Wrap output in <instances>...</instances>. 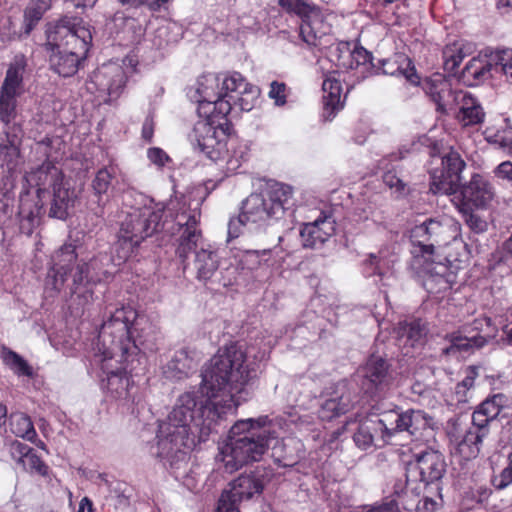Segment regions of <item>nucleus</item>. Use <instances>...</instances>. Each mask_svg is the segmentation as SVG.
Returning a JSON list of instances; mask_svg holds the SVG:
<instances>
[{
  "label": "nucleus",
  "mask_w": 512,
  "mask_h": 512,
  "mask_svg": "<svg viewBox=\"0 0 512 512\" xmlns=\"http://www.w3.org/2000/svg\"><path fill=\"white\" fill-rule=\"evenodd\" d=\"M495 196L490 182L479 174H474L470 181L461 188V199L458 207L487 209Z\"/></svg>",
  "instance_id": "obj_17"
},
{
  "label": "nucleus",
  "mask_w": 512,
  "mask_h": 512,
  "mask_svg": "<svg viewBox=\"0 0 512 512\" xmlns=\"http://www.w3.org/2000/svg\"><path fill=\"white\" fill-rule=\"evenodd\" d=\"M123 33L127 34V37H125L127 42L130 44H136L143 36L144 29L137 19L128 17L125 18L123 22Z\"/></svg>",
  "instance_id": "obj_50"
},
{
  "label": "nucleus",
  "mask_w": 512,
  "mask_h": 512,
  "mask_svg": "<svg viewBox=\"0 0 512 512\" xmlns=\"http://www.w3.org/2000/svg\"><path fill=\"white\" fill-rule=\"evenodd\" d=\"M446 472L444 456L439 451L426 450L415 456V462L410 463L406 474V486L403 500L414 495L420 497L421 489L430 483L440 481Z\"/></svg>",
  "instance_id": "obj_9"
},
{
  "label": "nucleus",
  "mask_w": 512,
  "mask_h": 512,
  "mask_svg": "<svg viewBox=\"0 0 512 512\" xmlns=\"http://www.w3.org/2000/svg\"><path fill=\"white\" fill-rule=\"evenodd\" d=\"M502 395H494L490 399L483 401L478 408L488 417L491 421L495 419L501 412Z\"/></svg>",
  "instance_id": "obj_52"
},
{
  "label": "nucleus",
  "mask_w": 512,
  "mask_h": 512,
  "mask_svg": "<svg viewBox=\"0 0 512 512\" xmlns=\"http://www.w3.org/2000/svg\"><path fill=\"white\" fill-rule=\"evenodd\" d=\"M156 340L157 327L132 306L116 308L103 321L95 349L106 376L102 384L111 397L135 401L132 377L146 370L144 350H153Z\"/></svg>",
  "instance_id": "obj_2"
},
{
  "label": "nucleus",
  "mask_w": 512,
  "mask_h": 512,
  "mask_svg": "<svg viewBox=\"0 0 512 512\" xmlns=\"http://www.w3.org/2000/svg\"><path fill=\"white\" fill-rule=\"evenodd\" d=\"M376 437L380 438V435L372 417H368L359 424L357 431L353 435V440L359 448L365 450L372 446Z\"/></svg>",
  "instance_id": "obj_43"
},
{
  "label": "nucleus",
  "mask_w": 512,
  "mask_h": 512,
  "mask_svg": "<svg viewBox=\"0 0 512 512\" xmlns=\"http://www.w3.org/2000/svg\"><path fill=\"white\" fill-rule=\"evenodd\" d=\"M19 95L0 90V120L7 130L12 131L14 127L9 125L17 116V97Z\"/></svg>",
  "instance_id": "obj_44"
},
{
  "label": "nucleus",
  "mask_w": 512,
  "mask_h": 512,
  "mask_svg": "<svg viewBox=\"0 0 512 512\" xmlns=\"http://www.w3.org/2000/svg\"><path fill=\"white\" fill-rule=\"evenodd\" d=\"M148 159L158 166H164L166 162L169 160L168 154L161 148L152 147L147 151Z\"/></svg>",
  "instance_id": "obj_61"
},
{
  "label": "nucleus",
  "mask_w": 512,
  "mask_h": 512,
  "mask_svg": "<svg viewBox=\"0 0 512 512\" xmlns=\"http://www.w3.org/2000/svg\"><path fill=\"white\" fill-rule=\"evenodd\" d=\"M201 211L199 208H190L184 202L175 215V223L179 227L178 245L176 255L185 265L189 254L195 251L199 239L202 237L200 224Z\"/></svg>",
  "instance_id": "obj_12"
},
{
  "label": "nucleus",
  "mask_w": 512,
  "mask_h": 512,
  "mask_svg": "<svg viewBox=\"0 0 512 512\" xmlns=\"http://www.w3.org/2000/svg\"><path fill=\"white\" fill-rule=\"evenodd\" d=\"M381 66L382 74L403 76L412 84H417L419 81L415 67L405 54H395L392 58L382 60Z\"/></svg>",
  "instance_id": "obj_29"
},
{
  "label": "nucleus",
  "mask_w": 512,
  "mask_h": 512,
  "mask_svg": "<svg viewBox=\"0 0 512 512\" xmlns=\"http://www.w3.org/2000/svg\"><path fill=\"white\" fill-rule=\"evenodd\" d=\"M487 140L495 145H498L503 150H506L512 145V127L506 126L501 130H497L494 134L488 135Z\"/></svg>",
  "instance_id": "obj_53"
},
{
  "label": "nucleus",
  "mask_w": 512,
  "mask_h": 512,
  "mask_svg": "<svg viewBox=\"0 0 512 512\" xmlns=\"http://www.w3.org/2000/svg\"><path fill=\"white\" fill-rule=\"evenodd\" d=\"M383 182L389 188H395L399 192L405 188V183L392 171H388L383 175Z\"/></svg>",
  "instance_id": "obj_64"
},
{
  "label": "nucleus",
  "mask_w": 512,
  "mask_h": 512,
  "mask_svg": "<svg viewBox=\"0 0 512 512\" xmlns=\"http://www.w3.org/2000/svg\"><path fill=\"white\" fill-rule=\"evenodd\" d=\"M92 82L99 92L106 93L110 100H116L126 86L127 75L119 65H103L94 72Z\"/></svg>",
  "instance_id": "obj_19"
},
{
  "label": "nucleus",
  "mask_w": 512,
  "mask_h": 512,
  "mask_svg": "<svg viewBox=\"0 0 512 512\" xmlns=\"http://www.w3.org/2000/svg\"><path fill=\"white\" fill-rule=\"evenodd\" d=\"M279 5L288 13H293L301 18L300 36L309 46L317 47V32L310 21L311 6L304 0H279Z\"/></svg>",
  "instance_id": "obj_24"
},
{
  "label": "nucleus",
  "mask_w": 512,
  "mask_h": 512,
  "mask_svg": "<svg viewBox=\"0 0 512 512\" xmlns=\"http://www.w3.org/2000/svg\"><path fill=\"white\" fill-rule=\"evenodd\" d=\"M442 168L431 173L430 191L450 195L457 191L466 164L459 153L450 151L442 157Z\"/></svg>",
  "instance_id": "obj_15"
},
{
  "label": "nucleus",
  "mask_w": 512,
  "mask_h": 512,
  "mask_svg": "<svg viewBox=\"0 0 512 512\" xmlns=\"http://www.w3.org/2000/svg\"><path fill=\"white\" fill-rule=\"evenodd\" d=\"M423 90L437 105L438 111L445 110V102L451 96L450 83L441 74H435L423 82Z\"/></svg>",
  "instance_id": "obj_32"
},
{
  "label": "nucleus",
  "mask_w": 512,
  "mask_h": 512,
  "mask_svg": "<svg viewBox=\"0 0 512 512\" xmlns=\"http://www.w3.org/2000/svg\"><path fill=\"white\" fill-rule=\"evenodd\" d=\"M219 76L224 99L230 100L232 106H239L242 111L252 110L260 94L259 88L236 71Z\"/></svg>",
  "instance_id": "obj_14"
},
{
  "label": "nucleus",
  "mask_w": 512,
  "mask_h": 512,
  "mask_svg": "<svg viewBox=\"0 0 512 512\" xmlns=\"http://www.w3.org/2000/svg\"><path fill=\"white\" fill-rule=\"evenodd\" d=\"M486 329L491 330L490 333L487 334V337L493 338L494 332L496 330L492 327V320L489 317L482 316V317L474 319V321L469 326L463 327V332H468V333H470L472 331L484 332Z\"/></svg>",
  "instance_id": "obj_54"
},
{
  "label": "nucleus",
  "mask_w": 512,
  "mask_h": 512,
  "mask_svg": "<svg viewBox=\"0 0 512 512\" xmlns=\"http://www.w3.org/2000/svg\"><path fill=\"white\" fill-rule=\"evenodd\" d=\"M49 52L51 70L62 77H71L77 73L83 59L63 49H55Z\"/></svg>",
  "instance_id": "obj_31"
},
{
  "label": "nucleus",
  "mask_w": 512,
  "mask_h": 512,
  "mask_svg": "<svg viewBox=\"0 0 512 512\" xmlns=\"http://www.w3.org/2000/svg\"><path fill=\"white\" fill-rule=\"evenodd\" d=\"M462 50L455 45L446 46L443 50L444 65L448 70H455L463 60Z\"/></svg>",
  "instance_id": "obj_51"
},
{
  "label": "nucleus",
  "mask_w": 512,
  "mask_h": 512,
  "mask_svg": "<svg viewBox=\"0 0 512 512\" xmlns=\"http://www.w3.org/2000/svg\"><path fill=\"white\" fill-rule=\"evenodd\" d=\"M427 329L421 320L400 322L394 329L399 345L414 347L426 335Z\"/></svg>",
  "instance_id": "obj_35"
},
{
  "label": "nucleus",
  "mask_w": 512,
  "mask_h": 512,
  "mask_svg": "<svg viewBox=\"0 0 512 512\" xmlns=\"http://www.w3.org/2000/svg\"><path fill=\"white\" fill-rule=\"evenodd\" d=\"M1 358L3 363L18 377L33 378L35 376L33 367L20 354L10 348H3Z\"/></svg>",
  "instance_id": "obj_41"
},
{
  "label": "nucleus",
  "mask_w": 512,
  "mask_h": 512,
  "mask_svg": "<svg viewBox=\"0 0 512 512\" xmlns=\"http://www.w3.org/2000/svg\"><path fill=\"white\" fill-rule=\"evenodd\" d=\"M242 227H248L249 225H245V222L243 219H241V215L239 214L238 217L232 218L229 221L228 224V239H235L238 238L241 234V228Z\"/></svg>",
  "instance_id": "obj_62"
},
{
  "label": "nucleus",
  "mask_w": 512,
  "mask_h": 512,
  "mask_svg": "<svg viewBox=\"0 0 512 512\" xmlns=\"http://www.w3.org/2000/svg\"><path fill=\"white\" fill-rule=\"evenodd\" d=\"M24 180L30 188L36 189L35 198L28 191L20 195L19 227L23 234L31 235L40 224L45 214L44 198H50L48 216L65 220L69 210L74 208L78 199L75 187L66 179L62 169L49 159L40 166L31 169L24 175Z\"/></svg>",
  "instance_id": "obj_3"
},
{
  "label": "nucleus",
  "mask_w": 512,
  "mask_h": 512,
  "mask_svg": "<svg viewBox=\"0 0 512 512\" xmlns=\"http://www.w3.org/2000/svg\"><path fill=\"white\" fill-rule=\"evenodd\" d=\"M116 166L109 165L99 169L92 181V188L99 198L107 194L112 185V181L116 177Z\"/></svg>",
  "instance_id": "obj_45"
},
{
  "label": "nucleus",
  "mask_w": 512,
  "mask_h": 512,
  "mask_svg": "<svg viewBox=\"0 0 512 512\" xmlns=\"http://www.w3.org/2000/svg\"><path fill=\"white\" fill-rule=\"evenodd\" d=\"M461 232L460 224L452 218L429 219L411 229L410 238L415 257L433 262L436 247L456 240Z\"/></svg>",
  "instance_id": "obj_6"
},
{
  "label": "nucleus",
  "mask_w": 512,
  "mask_h": 512,
  "mask_svg": "<svg viewBox=\"0 0 512 512\" xmlns=\"http://www.w3.org/2000/svg\"><path fill=\"white\" fill-rule=\"evenodd\" d=\"M485 113L479 102L472 95H464L457 118L464 126L480 124Z\"/></svg>",
  "instance_id": "obj_38"
},
{
  "label": "nucleus",
  "mask_w": 512,
  "mask_h": 512,
  "mask_svg": "<svg viewBox=\"0 0 512 512\" xmlns=\"http://www.w3.org/2000/svg\"><path fill=\"white\" fill-rule=\"evenodd\" d=\"M401 432H407L413 436L427 428L433 423V418L423 410L408 409L401 411Z\"/></svg>",
  "instance_id": "obj_36"
},
{
  "label": "nucleus",
  "mask_w": 512,
  "mask_h": 512,
  "mask_svg": "<svg viewBox=\"0 0 512 512\" xmlns=\"http://www.w3.org/2000/svg\"><path fill=\"white\" fill-rule=\"evenodd\" d=\"M293 189L290 185L274 183L261 193L250 194L240 210L241 219L249 229L257 230L280 219L292 205Z\"/></svg>",
  "instance_id": "obj_5"
},
{
  "label": "nucleus",
  "mask_w": 512,
  "mask_h": 512,
  "mask_svg": "<svg viewBox=\"0 0 512 512\" xmlns=\"http://www.w3.org/2000/svg\"><path fill=\"white\" fill-rule=\"evenodd\" d=\"M327 57L340 68L356 69L361 65L371 63L372 54L363 47L350 50L346 44H331L327 48Z\"/></svg>",
  "instance_id": "obj_21"
},
{
  "label": "nucleus",
  "mask_w": 512,
  "mask_h": 512,
  "mask_svg": "<svg viewBox=\"0 0 512 512\" xmlns=\"http://www.w3.org/2000/svg\"><path fill=\"white\" fill-rule=\"evenodd\" d=\"M478 370H479V367H477V366H468L465 369L464 379L461 381V383L458 384L457 387L459 388L462 386L466 389L472 388L474 386L475 379L479 375Z\"/></svg>",
  "instance_id": "obj_63"
},
{
  "label": "nucleus",
  "mask_w": 512,
  "mask_h": 512,
  "mask_svg": "<svg viewBox=\"0 0 512 512\" xmlns=\"http://www.w3.org/2000/svg\"><path fill=\"white\" fill-rule=\"evenodd\" d=\"M340 22L341 18L333 12L322 15V34L333 33V29L337 28Z\"/></svg>",
  "instance_id": "obj_60"
},
{
  "label": "nucleus",
  "mask_w": 512,
  "mask_h": 512,
  "mask_svg": "<svg viewBox=\"0 0 512 512\" xmlns=\"http://www.w3.org/2000/svg\"><path fill=\"white\" fill-rule=\"evenodd\" d=\"M138 247L139 244L134 243V241L127 239L126 237H123V235L119 233L112 260L117 265H121L133 256Z\"/></svg>",
  "instance_id": "obj_46"
},
{
  "label": "nucleus",
  "mask_w": 512,
  "mask_h": 512,
  "mask_svg": "<svg viewBox=\"0 0 512 512\" xmlns=\"http://www.w3.org/2000/svg\"><path fill=\"white\" fill-rule=\"evenodd\" d=\"M492 61L495 62V72L501 73L505 80L512 84V49L495 52L492 55Z\"/></svg>",
  "instance_id": "obj_47"
},
{
  "label": "nucleus",
  "mask_w": 512,
  "mask_h": 512,
  "mask_svg": "<svg viewBox=\"0 0 512 512\" xmlns=\"http://www.w3.org/2000/svg\"><path fill=\"white\" fill-rule=\"evenodd\" d=\"M352 408L350 393L346 385L339 383L330 398H327L322 404V421L331 420L347 413Z\"/></svg>",
  "instance_id": "obj_28"
},
{
  "label": "nucleus",
  "mask_w": 512,
  "mask_h": 512,
  "mask_svg": "<svg viewBox=\"0 0 512 512\" xmlns=\"http://www.w3.org/2000/svg\"><path fill=\"white\" fill-rule=\"evenodd\" d=\"M220 76H206L198 82L199 94L197 112L200 117H220L229 115L232 109L230 100L224 99L221 92Z\"/></svg>",
  "instance_id": "obj_13"
},
{
  "label": "nucleus",
  "mask_w": 512,
  "mask_h": 512,
  "mask_svg": "<svg viewBox=\"0 0 512 512\" xmlns=\"http://www.w3.org/2000/svg\"><path fill=\"white\" fill-rule=\"evenodd\" d=\"M9 431L16 437L26 439L29 436L35 437L36 430L29 415L21 411H14L9 414Z\"/></svg>",
  "instance_id": "obj_40"
},
{
  "label": "nucleus",
  "mask_w": 512,
  "mask_h": 512,
  "mask_svg": "<svg viewBox=\"0 0 512 512\" xmlns=\"http://www.w3.org/2000/svg\"><path fill=\"white\" fill-rule=\"evenodd\" d=\"M9 453L11 458L30 473L37 474L42 477L49 475V466L37 455L35 450L27 444L12 440L9 445Z\"/></svg>",
  "instance_id": "obj_22"
},
{
  "label": "nucleus",
  "mask_w": 512,
  "mask_h": 512,
  "mask_svg": "<svg viewBox=\"0 0 512 512\" xmlns=\"http://www.w3.org/2000/svg\"><path fill=\"white\" fill-rule=\"evenodd\" d=\"M256 376V364L247 360L246 352L237 344L220 350L203 373L198 389L181 394L167 420L159 425L155 455L164 466L178 469L186 460L185 449L194 445L191 427L206 440L224 415L235 412L246 400L242 394H247L245 387Z\"/></svg>",
  "instance_id": "obj_1"
},
{
  "label": "nucleus",
  "mask_w": 512,
  "mask_h": 512,
  "mask_svg": "<svg viewBox=\"0 0 512 512\" xmlns=\"http://www.w3.org/2000/svg\"><path fill=\"white\" fill-rule=\"evenodd\" d=\"M269 480L268 471L261 467H256L250 473L239 475L230 481L222 491L219 497L220 509L238 511V507L243 501L260 496Z\"/></svg>",
  "instance_id": "obj_10"
},
{
  "label": "nucleus",
  "mask_w": 512,
  "mask_h": 512,
  "mask_svg": "<svg viewBox=\"0 0 512 512\" xmlns=\"http://www.w3.org/2000/svg\"><path fill=\"white\" fill-rule=\"evenodd\" d=\"M194 265L199 280L207 281L211 279L219 265L217 253L201 249L196 252Z\"/></svg>",
  "instance_id": "obj_39"
},
{
  "label": "nucleus",
  "mask_w": 512,
  "mask_h": 512,
  "mask_svg": "<svg viewBox=\"0 0 512 512\" xmlns=\"http://www.w3.org/2000/svg\"><path fill=\"white\" fill-rule=\"evenodd\" d=\"M475 208L469 207H458V211L461 213L466 225L474 233H483L487 230L488 224L478 214L474 212Z\"/></svg>",
  "instance_id": "obj_48"
},
{
  "label": "nucleus",
  "mask_w": 512,
  "mask_h": 512,
  "mask_svg": "<svg viewBox=\"0 0 512 512\" xmlns=\"http://www.w3.org/2000/svg\"><path fill=\"white\" fill-rule=\"evenodd\" d=\"M27 62L24 55H16L10 62L1 91L21 95Z\"/></svg>",
  "instance_id": "obj_30"
},
{
  "label": "nucleus",
  "mask_w": 512,
  "mask_h": 512,
  "mask_svg": "<svg viewBox=\"0 0 512 512\" xmlns=\"http://www.w3.org/2000/svg\"><path fill=\"white\" fill-rule=\"evenodd\" d=\"M287 85L283 82L273 81L270 84L269 97L275 101L278 106H283L287 102Z\"/></svg>",
  "instance_id": "obj_55"
},
{
  "label": "nucleus",
  "mask_w": 512,
  "mask_h": 512,
  "mask_svg": "<svg viewBox=\"0 0 512 512\" xmlns=\"http://www.w3.org/2000/svg\"><path fill=\"white\" fill-rule=\"evenodd\" d=\"M104 260H108L106 255H98L88 262H78L72 275V283L68 284L71 295L82 290L90 291V285H95L102 277H106L107 271L101 267Z\"/></svg>",
  "instance_id": "obj_18"
},
{
  "label": "nucleus",
  "mask_w": 512,
  "mask_h": 512,
  "mask_svg": "<svg viewBox=\"0 0 512 512\" xmlns=\"http://www.w3.org/2000/svg\"><path fill=\"white\" fill-rule=\"evenodd\" d=\"M494 486L501 490L512 483V452L509 455V465L504 468L499 476L495 477Z\"/></svg>",
  "instance_id": "obj_57"
},
{
  "label": "nucleus",
  "mask_w": 512,
  "mask_h": 512,
  "mask_svg": "<svg viewBox=\"0 0 512 512\" xmlns=\"http://www.w3.org/2000/svg\"><path fill=\"white\" fill-rule=\"evenodd\" d=\"M445 339L449 345L442 349L444 356H457L461 353L471 352L474 349H480L488 343L486 336L477 334L473 336L463 335L461 331L446 335Z\"/></svg>",
  "instance_id": "obj_26"
},
{
  "label": "nucleus",
  "mask_w": 512,
  "mask_h": 512,
  "mask_svg": "<svg viewBox=\"0 0 512 512\" xmlns=\"http://www.w3.org/2000/svg\"><path fill=\"white\" fill-rule=\"evenodd\" d=\"M320 217L316 218L311 223H306L300 230L303 247L314 248L316 243L320 240Z\"/></svg>",
  "instance_id": "obj_49"
},
{
  "label": "nucleus",
  "mask_w": 512,
  "mask_h": 512,
  "mask_svg": "<svg viewBox=\"0 0 512 512\" xmlns=\"http://www.w3.org/2000/svg\"><path fill=\"white\" fill-rule=\"evenodd\" d=\"M494 65L495 62L492 61V57L490 60L473 58L462 71L463 80L470 86L478 85L492 75V71H495Z\"/></svg>",
  "instance_id": "obj_34"
},
{
  "label": "nucleus",
  "mask_w": 512,
  "mask_h": 512,
  "mask_svg": "<svg viewBox=\"0 0 512 512\" xmlns=\"http://www.w3.org/2000/svg\"><path fill=\"white\" fill-rule=\"evenodd\" d=\"M267 423L268 416H261L239 420L230 428L228 441L220 450L227 472L233 473L250 462L261 460L269 446Z\"/></svg>",
  "instance_id": "obj_4"
},
{
  "label": "nucleus",
  "mask_w": 512,
  "mask_h": 512,
  "mask_svg": "<svg viewBox=\"0 0 512 512\" xmlns=\"http://www.w3.org/2000/svg\"><path fill=\"white\" fill-rule=\"evenodd\" d=\"M46 34V51L63 49L81 59L86 58L92 42L90 29L81 20L76 22V19H61Z\"/></svg>",
  "instance_id": "obj_8"
},
{
  "label": "nucleus",
  "mask_w": 512,
  "mask_h": 512,
  "mask_svg": "<svg viewBox=\"0 0 512 512\" xmlns=\"http://www.w3.org/2000/svg\"><path fill=\"white\" fill-rule=\"evenodd\" d=\"M342 84L335 75H329L322 82V118L330 121L344 108Z\"/></svg>",
  "instance_id": "obj_23"
},
{
  "label": "nucleus",
  "mask_w": 512,
  "mask_h": 512,
  "mask_svg": "<svg viewBox=\"0 0 512 512\" xmlns=\"http://www.w3.org/2000/svg\"><path fill=\"white\" fill-rule=\"evenodd\" d=\"M491 420L484 415V413L477 408L472 414V425L469 428H477L479 433L485 437L487 435V425Z\"/></svg>",
  "instance_id": "obj_58"
},
{
  "label": "nucleus",
  "mask_w": 512,
  "mask_h": 512,
  "mask_svg": "<svg viewBox=\"0 0 512 512\" xmlns=\"http://www.w3.org/2000/svg\"><path fill=\"white\" fill-rule=\"evenodd\" d=\"M123 5L130 7H139L141 5L147 6L152 11H157L160 7L168 2V0H119Z\"/></svg>",
  "instance_id": "obj_59"
},
{
  "label": "nucleus",
  "mask_w": 512,
  "mask_h": 512,
  "mask_svg": "<svg viewBox=\"0 0 512 512\" xmlns=\"http://www.w3.org/2000/svg\"><path fill=\"white\" fill-rule=\"evenodd\" d=\"M437 503L428 495H423L416 503L405 502V509L416 510L417 512H434Z\"/></svg>",
  "instance_id": "obj_56"
},
{
  "label": "nucleus",
  "mask_w": 512,
  "mask_h": 512,
  "mask_svg": "<svg viewBox=\"0 0 512 512\" xmlns=\"http://www.w3.org/2000/svg\"><path fill=\"white\" fill-rule=\"evenodd\" d=\"M78 259L76 245L64 243L51 256V266L45 278V290L50 296L57 295L65 286L72 283Z\"/></svg>",
  "instance_id": "obj_11"
},
{
  "label": "nucleus",
  "mask_w": 512,
  "mask_h": 512,
  "mask_svg": "<svg viewBox=\"0 0 512 512\" xmlns=\"http://www.w3.org/2000/svg\"><path fill=\"white\" fill-rule=\"evenodd\" d=\"M203 118L195 123L190 139L207 158L217 161L228 153L227 144L233 125L228 116Z\"/></svg>",
  "instance_id": "obj_7"
},
{
  "label": "nucleus",
  "mask_w": 512,
  "mask_h": 512,
  "mask_svg": "<svg viewBox=\"0 0 512 512\" xmlns=\"http://www.w3.org/2000/svg\"><path fill=\"white\" fill-rule=\"evenodd\" d=\"M161 218L160 211L150 209L135 211L122 222L119 233L140 245L147 237L158 231Z\"/></svg>",
  "instance_id": "obj_16"
},
{
  "label": "nucleus",
  "mask_w": 512,
  "mask_h": 512,
  "mask_svg": "<svg viewBox=\"0 0 512 512\" xmlns=\"http://www.w3.org/2000/svg\"><path fill=\"white\" fill-rule=\"evenodd\" d=\"M52 0H30L24 10V24L26 33H30L43 15L50 9Z\"/></svg>",
  "instance_id": "obj_42"
},
{
  "label": "nucleus",
  "mask_w": 512,
  "mask_h": 512,
  "mask_svg": "<svg viewBox=\"0 0 512 512\" xmlns=\"http://www.w3.org/2000/svg\"><path fill=\"white\" fill-rule=\"evenodd\" d=\"M197 366L195 351L188 347L178 349L167 363L165 374L168 378L181 380L189 376Z\"/></svg>",
  "instance_id": "obj_27"
},
{
  "label": "nucleus",
  "mask_w": 512,
  "mask_h": 512,
  "mask_svg": "<svg viewBox=\"0 0 512 512\" xmlns=\"http://www.w3.org/2000/svg\"><path fill=\"white\" fill-rule=\"evenodd\" d=\"M363 371L364 380L362 385L370 393L383 390L393 380L390 364L381 356L372 355L367 360Z\"/></svg>",
  "instance_id": "obj_20"
},
{
  "label": "nucleus",
  "mask_w": 512,
  "mask_h": 512,
  "mask_svg": "<svg viewBox=\"0 0 512 512\" xmlns=\"http://www.w3.org/2000/svg\"><path fill=\"white\" fill-rule=\"evenodd\" d=\"M3 133L4 137L0 138V167L3 173L6 172L11 176L20 164L21 139L15 132V128L12 131L4 129Z\"/></svg>",
  "instance_id": "obj_25"
},
{
  "label": "nucleus",
  "mask_w": 512,
  "mask_h": 512,
  "mask_svg": "<svg viewBox=\"0 0 512 512\" xmlns=\"http://www.w3.org/2000/svg\"><path fill=\"white\" fill-rule=\"evenodd\" d=\"M380 439L385 443H391L393 437L401 433V411L390 410L381 413L377 417H372Z\"/></svg>",
  "instance_id": "obj_33"
},
{
  "label": "nucleus",
  "mask_w": 512,
  "mask_h": 512,
  "mask_svg": "<svg viewBox=\"0 0 512 512\" xmlns=\"http://www.w3.org/2000/svg\"><path fill=\"white\" fill-rule=\"evenodd\" d=\"M483 438V434L479 433L477 428H468L457 442L453 453L464 460L473 459L477 457L480 452V444Z\"/></svg>",
  "instance_id": "obj_37"
}]
</instances>
